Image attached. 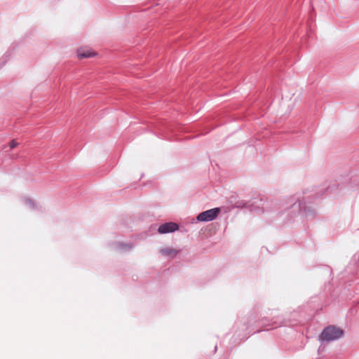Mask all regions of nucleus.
Here are the masks:
<instances>
[{"label":"nucleus","mask_w":359,"mask_h":359,"mask_svg":"<svg viewBox=\"0 0 359 359\" xmlns=\"http://www.w3.org/2000/svg\"><path fill=\"white\" fill-rule=\"evenodd\" d=\"M179 228L178 225L174 222H168L161 225L158 227V232L160 233H166L170 232H173L177 230Z\"/></svg>","instance_id":"obj_3"},{"label":"nucleus","mask_w":359,"mask_h":359,"mask_svg":"<svg viewBox=\"0 0 359 359\" xmlns=\"http://www.w3.org/2000/svg\"><path fill=\"white\" fill-rule=\"evenodd\" d=\"M160 253L165 257H175L177 255L178 251L173 248H165L160 250Z\"/></svg>","instance_id":"obj_5"},{"label":"nucleus","mask_w":359,"mask_h":359,"mask_svg":"<svg viewBox=\"0 0 359 359\" xmlns=\"http://www.w3.org/2000/svg\"><path fill=\"white\" fill-rule=\"evenodd\" d=\"M220 212L218 208H212L200 213L197 216V219L201 222H209L215 219Z\"/></svg>","instance_id":"obj_2"},{"label":"nucleus","mask_w":359,"mask_h":359,"mask_svg":"<svg viewBox=\"0 0 359 359\" xmlns=\"http://www.w3.org/2000/svg\"><path fill=\"white\" fill-rule=\"evenodd\" d=\"M95 55L96 53L91 49L81 48L77 50V55L80 59L93 57Z\"/></svg>","instance_id":"obj_4"},{"label":"nucleus","mask_w":359,"mask_h":359,"mask_svg":"<svg viewBox=\"0 0 359 359\" xmlns=\"http://www.w3.org/2000/svg\"><path fill=\"white\" fill-rule=\"evenodd\" d=\"M343 330L334 326H329L324 329L320 337L322 341H332L340 338L343 335Z\"/></svg>","instance_id":"obj_1"},{"label":"nucleus","mask_w":359,"mask_h":359,"mask_svg":"<svg viewBox=\"0 0 359 359\" xmlns=\"http://www.w3.org/2000/svg\"><path fill=\"white\" fill-rule=\"evenodd\" d=\"M126 246H127V248H128V249H130V248H132V246H131L130 245H126Z\"/></svg>","instance_id":"obj_7"},{"label":"nucleus","mask_w":359,"mask_h":359,"mask_svg":"<svg viewBox=\"0 0 359 359\" xmlns=\"http://www.w3.org/2000/svg\"><path fill=\"white\" fill-rule=\"evenodd\" d=\"M18 145V143L15 140H11L9 143V147H11V149H13L16 147Z\"/></svg>","instance_id":"obj_6"}]
</instances>
